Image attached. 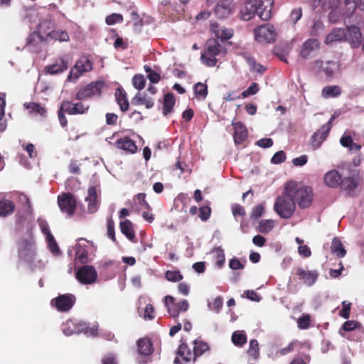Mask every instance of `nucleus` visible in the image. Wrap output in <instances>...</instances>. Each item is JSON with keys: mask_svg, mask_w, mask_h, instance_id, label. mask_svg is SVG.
Segmentation results:
<instances>
[{"mask_svg": "<svg viewBox=\"0 0 364 364\" xmlns=\"http://www.w3.org/2000/svg\"><path fill=\"white\" fill-rule=\"evenodd\" d=\"M17 249L18 263L26 264L32 270L43 269L45 268V264L41 260L36 262V246L31 233L18 240Z\"/></svg>", "mask_w": 364, "mask_h": 364, "instance_id": "nucleus-1", "label": "nucleus"}, {"mask_svg": "<svg viewBox=\"0 0 364 364\" xmlns=\"http://www.w3.org/2000/svg\"><path fill=\"white\" fill-rule=\"evenodd\" d=\"M272 0H245L240 9V17L250 21L257 14L262 20L267 21L272 16Z\"/></svg>", "mask_w": 364, "mask_h": 364, "instance_id": "nucleus-2", "label": "nucleus"}, {"mask_svg": "<svg viewBox=\"0 0 364 364\" xmlns=\"http://www.w3.org/2000/svg\"><path fill=\"white\" fill-rule=\"evenodd\" d=\"M181 344L176 352L174 364H187L191 361L195 362L197 357L202 355L210 348L209 345L203 341L196 339L193 341V350L187 346L186 341L181 339Z\"/></svg>", "mask_w": 364, "mask_h": 364, "instance_id": "nucleus-3", "label": "nucleus"}, {"mask_svg": "<svg viewBox=\"0 0 364 364\" xmlns=\"http://www.w3.org/2000/svg\"><path fill=\"white\" fill-rule=\"evenodd\" d=\"M61 329L66 336L80 333H84L87 336H96L97 334V328L95 326L90 327V323L83 321H75L71 319L63 323Z\"/></svg>", "mask_w": 364, "mask_h": 364, "instance_id": "nucleus-4", "label": "nucleus"}, {"mask_svg": "<svg viewBox=\"0 0 364 364\" xmlns=\"http://www.w3.org/2000/svg\"><path fill=\"white\" fill-rule=\"evenodd\" d=\"M274 209L282 218L288 219L293 215L295 203L288 188L285 189L282 196L277 197Z\"/></svg>", "mask_w": 364, "mask_h": 364, "instance_id": "nucleus-5", "label": "nucleus"}, {"mask_svg": "<svg viewBox=\"0 0 364 364\" xmlns=\"http://www.w3.org/2000/svg\"><path fill=\"white\" fill-rule=\"evenodd\" d=\"M136 364H150L153 361L154 346L149 338H141L136 341Z\"/></svg>", "mask_w": 364, "mask_h": 364, "instance_id": "nucleus-6", "label": "nucleus"}, {"mask_svg": "<svg viewBox=\"0 0 364 364\" xmlns=\"http://www.w3.org/2000/svg\"><path fill=\"white\" fill-rule=\"evenodd\" d=\"M313 70L317 74H323L326 78L334 77L340 69V64L337 61L316 60L313 63Z\"/></svg>", "mask_w": 364, "mask_h": 364, "instance_id": "nucleus-7", "label": "nucleus"}, {"mask_svg": "<svg viewBox=\"0 0 364 364\" xmlns=\"http://www.w3.org/2000/svg\"><path fill=\"white\" fill-rule=\"evenodd\" d=\"M362 181L363 176L359 172L355 171L348 176L342 177L339 186L340 190L347 196L353 197Z\"/></svg>", "mask_w": 364, "mask_h": 364, "instance_id": "nucleus-8", "label": "nucleus"}, {"mask_svg": "<svg viewBox=\"0 0 364 364\" xmlns=\"http://www.w3.org/2000/svg\"><path fill=\"white\" fill-rule=\"evenodd\" d=\"M289 191L292 194L294 203H297L301 208H306L311 205L313 193L310 187L304 186L297 188H290Z\"/></svg>", "mask_w": 364, "mask_h": 364, "instance_id": "nucleus-9", "label": "nucleus"}, {"mask_svg": "<svg viewBox=\"0 0 364 364\" xmlns=\"http://www.w3.org/2000/svg\"><path fill=\"white\" fill-rule=\"evenodd\" d=\"M105 82L102 80L92 82L86 86L81 87L75 95V99L77 100H83L93 97H99L101 95Z\"/></svg>", "mask_w": 364, "mask_h": 364, "instance_id": "nucleus-10", "label": "nucleus"}, {"mask_svg": "<svg viewBox=\"0 0 364 364\" xmlns=\"http://www.w3.org/2000/svg\"><path fill=\"white\" fill-rule=\"evenodd\" d=\"M58 204L61 212L71 218L76 209L77 201L72 193H65L58 197Z\"/></svg>", "mask_w": 364, "mask_h": 364, "instance_id": "nucleus-11", "label": "nucleus"}, {"mask_svg": "<svg viewBox=\"0 0 364 364\" xmlns=\"http://www.w3.org/2000/svg\"><path fill=\"white\" fill-rule=\"evenodd\" d=\"M76 298L72 294H65L58 296L50 301V305L58 311L67 312L70 311L75 304Z\"/></svg>", "mask_w": 364, "mask_h": 364, "instance_id": "nucleus-12", "label": "nucleus"}, {"mask_svg": "<svg viewBox=\"0 0 364 364\" xmlns=\"http://www.w3.org/2000/svg\"><path fill=\"white\" fill-rule=\"evenodd\" d=\"M92 68V62L87 57H81L78 60H77L74 67L71 69L68 77V80L75 81L81 75L91 70Z\"/></svg>", "mask_w": 364, "mask_h": 364, "instance_id": "nucleus-13", "label": "nucleus"}, {"mask_svg": "<svg viewBox=\"0 0 364 364\" xmlns=\"http://www.w3.org/2000/svg\"><path fill=\"white\" fill-rule=\"evenodd\" d=\"M255 38L257 41L271 43L275 40L276 33L272 26L264 25L255 28Z\"/></svg>", "mask_w": 364, "mask_h": 364, "instance_id": "nucleus-14", "label": "nucleus"}, {"mask_svg": "<svg viewBox=\"0 0 364 364\" xmlns=\"http://www.w3.org/2000/svg\"><path fill=\"white\" fill-rule=\"evenodd\" d=\"M97 277L95 269L90 265H83L76 272V278L82 284L94 283Z\"/></svg>", "mask_w": 364, "mask_h": 364, "instance_id": "nucleus-15", "label": "nucleus"}, {"mask_svg": "<svg viewBox=\"0 0 364 364\" xmlns=\"http://www.w3.org/2000/svg\"><path fill=\"white\" fill-rule=\"evenodd\" d=\"M319 48L320 43L317 39L309 38L302 43L299 51V56L303 59L311 58Z\"/></svg>", "mask_w": 364, "mask_h": 364, "instance_id": "nucleus-16", "label": "nucleus"}, {"mask_svg": "<svg viewBox=\"0 0 364 364\" xmlns=\"http://www.w3.org/2000/svg\"><path fill=\"white\" fill-rule=\"evenodd\" d=\"M233 8L231 0H220L214 9V14L217 18L225 19L232 15Z\"/></svg>", "mask_w": 364, "mask_h": 364, "instance_id": "nucleus-17", "label": "nucleus"}, {"mask_svg": "<svg viewBox=\"0 0 364 364\" xmlns=\"http://www.w3.org/2000/svg\"><path fill=\"white\" fill-rule=\"evenodd\" d=\"M92 245L88 240L80 238L75 245V259L80 264H85L88 261V245Z\"/></svg>", "mask_w": 364, "mask_h": 364, "instance_id": "nucleus-18", "label": "nucleus"}, {"mask_svg": "<svg viewBox=\"0 0 364 364\" xmlns=\"http://www.w3.org/2000/svg\"><path fill=\"white\" fill-rule=\"evenodd\" d=\"M55 22L50 16H47L42 20L36 31L39 34L46 42H49V36L55 28Z\"/></svg>", "mask_w": 364, "mask_h": 364, "instance_id": "nucleus-19", "label": "nucleus"}, {"mask_svg": "<svg viewBox=\"0 0 364 364\" xmlns=\"http://www.w3.org/2000/svg\"><path fill=\"white\" fill-rule=\"evenodd\" d=\"M47 43L44 39L36 31L31 33L27 38L26 44L24 48L30 52L38 53L42 49V44Z\"/></svg>", "mask_w": 364, "mask_h": 364, "instance_id": "nucleus-20", "label": "nucleus"}, {"mask_svg": "<svg viewBox=\"0 0 364 364\" xmlns=\"http://www.w3.org/2000/svg\"><path fill=\"white\" fill-rule=\"evenodd\" d=\"M61 105L65 112L70 115L82 114L89 109V106H85L82 102L73 103L70 101H63Z\"/></svg>", "mask_w": 364, "mask_h": 364, "instance_id": "nucleus-21", "label": "nucleus"}, {"mask_svg": "<svg viewBox=\"0 0 364 364\" xmlns=\"http://www.w3.org/2000/svg\"><path fill=\"white\" fill-rule=\"evenodd\" d=\"M346 30L348 31L346 41H348L354 48L360 47L362 42V33L360 28L352 25L347 26Z\"/></svg>", "mask_w": 364, "mask_h": 364, "instance_id": "nucleus-22", "label": "nucleus"}, {"mask_svg": "<svg viewBox=\"0 0 364 364\" xmlns=\"http://www.w3.org/2000/svg\"><path fill=\"white\" fill-rule=\"evenodd\" d=\"M15 210L14 203L6 198V193L0 192V218L12 215Z\"/></svg>", "mask_w": 364, "mask_h": 364, "instance_id": "nucleus-23", "label": "nucleus"}, {"mask_svg": "<svg viewBox=\"0 0 364 364\" xmlns=\"http://www.w3.org/2000/svg\"><path fill=\"white\" fill-rule=\"evenodd\" d=\"M68 67V60L63 57L58 58L53 63L47 65L45 70L46 74L56 75L63 73Z\"/></svg>", "mask_w": 364, "mask_h": 364, "instance_id": "nucleus-24", "label": "nucleus"}, {"mask_svg": "<svg viewBox=\"0 0 364 364\" xmlns=\"http://www.w3.org/2000/svg\"><path fill=\"white\" fill-rule=\"evenodd\" d=\"M296 274L304 284L308 287L313 286L318 279V272L316 270H304L302 268L296 269Z\"/></svg>", "mask_w": 364, "mask_h": 364, "instance_id": "nucleus-25", "label": "nucleus"}, {"mask_svg": "<svg viewBox=\"0 0 364 364\" xmlns=\"http://www.w3.org/2000/svg\"><path fill=\"white\" fill-rule=\"evenodd\" d=\"M348 31L346 28H333L325 38L324 43L326 45L334 42H341L346 41Z\"/></svg>", "mask_w": 364, "mask_h": 364, "instance_id": "nucleus-26", "label": "nucleus"}, {"mask_svg": "<svg viewBox=\"0 0 364 364\" xmlns=\"http://www.w3.org/2000/svg\"><path fill=\"white\" fill-rule=\"evenodd\" d=\"M342 177L338 170L332 169L325 173L323 181L326 186L336 188L339 187Z\"/></svg>", "mask_w": 364, "mask_h": 364, "instance_id": "nucleus-27", "label": "nucleus"}, {"mask_svg": "<svg viewBox=\"0 0 364 364\" xmlns=\"http://www.w3.org/2000/svg\"><path fill=\"white\" fill-rule=\"evenodd\" d=\"M232 125L234 126L233 138L236 144H242L247 138V130L245 126L240 122H232Z\"/></svg>", "mask_w": 364, "mask_h": 364, "instance_id": "nucleus-28", "label": "nucleus"}, {"mask_svg": "<svg viewBox=\"0 0 364 364\" xmlns=\"http://www.w3.org/2000/svg\"><path fill=\"white\" fill-rule=\"evenodd\" d=\"M115 146L127 153L134 154L137 151V146L134 141L128 136L122 137L117 139Z\"/></svg>", "mask_w": 364, "mask_h": 364, "instance_id": "nucleus-29", "label": "nucleus"}, {"mask_svg": "<svg viewBox=\"0 0 364 364\" xmlns=\"http://www.w3.org/2000/svg\"><path fill=\"white\" fill-rule=\"evenodd\" d=\"M205 53L210 55L218 56L220 54L225 55L227 53V49L223 47L218 41L215 39H210L207 41Z\"/></svg>", "mask_w": 364, "mask_h": 364, "instance_id": "nucleus-30", "label": "nucleus"}, {"mask_svg": "<svg viewBox=\"0 0 364 364\" xmlns=\"http://www.w3.org/2000/svg\"><path fill=\"white\" fill-rule=\"evenodd\" d=\"M330 130L328 128L322 126L317 130L311 136V144L314 149H318L321 146V144L326 139L328 136Z\"/></svg>", "mask_w": 364, "mask_h": 364, "instance_id": "nucleus-31", "label": "nucleus"}, {"mask_svg": "<svg viewBox=\"0 0 364 364\" xmlns=\"http://www.w3.org/2000/svg\"><path fill=\"white\" fill-rule=\"evenodd\" d=\"M339 8L343 17L350 18L355 14L356 8L358 9V5L356 0H343Z\"/></svg>", "mask_w": 364, "mask_h": 364, "instance_id": "nucleus-32", "label": "nucleus"}, {"mask_svg": "<svg viewBox=\"0 0 364 364\" xmlns=\"http://www.w3.org/2000/svg\"><path fill=\"white\" fill-rule=\"evenodd\" d=\"M87 193L88 196L85 198V200L87 202V212L94 213L98 209L96 188L95 186L90 187Z\"/></svg>", "mask_w": 364, "mask_h": 364, "instance_id": "nucleus-33", "label": "nucleus"}, {"mask_svg": "<svg viewBox=\"0 0 364 364\" xmlns=\"http://www.w3.org/2000/svg\"><path fill=\"white\" fill-rule=\"evenodd\" d=\"M115 100L122 112H124L129 109V103L127 97V93L122 87L116 88L114 92Z\"/></svg>", "mask_w": 364, "mask_h": 364, "instance_id": "nucleus-34", "label": "nucleus"}, {"mask_svg": "<svg viewBox=\"0 0 364 364\" xmlns=\"http://www.w3.org/2000/svg\"><path fill=\"white\" fill-rule=\"evenodd\" d=\"M131 103L134 105H144L146 109H151L154 105L151 97H148L145 93L137 92L132 99Z\"/></svg>", "mask_w": 364, "mask_h": 364, "instance_id": "nucleus-35", "label": "nucleus"}, {"mask_svg": "<svg viewBox=\"0 0 364 364\" xmlns=\"http://www.w3.org/2000/svg\"><path fill=\"white\" fill-rule=\"evenodd\" d=\"M119 228L122 233L124 235L128 240L135 242V233L132 223L129 220L122 221L119 224Z\"/></svg>", "mask_w": 364, "mask_h": 364, "instance_id": "nucleus-36", "label": "nucleus"}, {"mask_svg": "<svg viewBox=\"0 0 364 364\" xmlns=\"http://www.w3.org/2000/svg\"><path fill=\"white\" fill-rule=\"evenodd\" d=\"M175 103L176 99L173 93L169 92L164 95L163 102V114L164 116L172 112Z\"/></svg>", "mask_w": 364, "mask_h": 364, "instance_id": "nucleus-37", "label": "nucleus"}, {"mask_svg": "<svg viewBox=\"0 0 364 364\" xmlns=\"http://www.w3.org/2000/svg\"><path fill=\"white\" fill-rule=\"evenodd\" d=\"M164 305L171 316L173 318L178 316L180 312L172 296L168 295L164 297Z\"/></svg>", "mask_w": 364, "mask_h": 364, "instance_id": "nucleus-38", "label": "nucleus"}, {"mask_svg": "<svg viewBox=\"0 0 364 364\" xmlns=\"http://www.w3.org/2000/svg\"><path fill=\"white\" fill-rule=\"evenodd\" d=\"M331 250V252L335 254L338 258L343 257L346 254V251L341 240L338 237H334L333 239Z\"/></svg>", "mask_w": 364, "mask_h": 364, "instance_id": "nucleus-39", "label": "nucleus"}, {"mask_svg": "<svg viewBox=\"0 0 364 364\" xmlns=\"http://www.w3.org/2000/svg\"><path fill=\"white\" fill-rule=\"evenodd\" d=\"M341 92L338 85L326 86L322 90V96L325 98L337 97L341 95Z\"/></svg>", "mask_w": 364, "mask_h": 364, "instance_id": "nucleus-40", "label": "nucleus"}, {"mask_svg": "<svg viewBox=\"0 0 364 364\" xmlns=\"http://www.w3.org/2000/svg\"><path fill=\"white\" fill-rule=\"evenodd\" d=\"M231 340L235 346L242 347L247 343V336L243 331H235L232 334Z\"/></svg>", "mask_w": 364, "mask_h": 364, "instance_id": "nucleus-41", "label": "nucleus"}, {"mask_svg": "<svg viewBox=\"0 0 364 364\" xmlns=\"http://www.w3.org/2000/svg\"><path fill=\"white\" fill-rule=\"evenodd\" d=\"M70 36L66 31L55 30L49 36V42L51 41H58L60 42H68Z\"/></svg>", "mask_w": 364, "mask_h": 364, "instance_id": "nucleus-42", "label": "nucleus"}, {"mask_svg": "<svg viewBox=\"0 0 364 364\" xmlns=\"http://www.w3.org/2000/svg\"><path fill=\"white\" fill-rule=\"evenodd\" d=\"M212 252L215 253V257L217 259L215 262L216 267L221 269L225 262V255L223 249L221 247H215L213 249Z\"/></svg>", "mask_w": 364, "mask_h": 364, "instance_id": "nucleus-43", "label": "nucleus"}, {"mask_svg": "<svg viewBox=\"0 0 364 364\" xmlns=\"http://www.w3.org/2000/svg\"><path fill=\"white\" fill-rule=\"evenodd\" d=\"M48 247L50 252L55 256H58L61 254V251L58 247V245L53 235L46 237Z\"/></svg>", "mask_w": 364, "mask_h": 364, "instance_id": "nucleus-44", "label": "nucleus"}, {"mask_svg": "<svg viewBox=\"0 0 364 364\" xmlns=\"http://www.w3.org/2000/svg\"><path fill=\"white\" fill-rule=\"evenodd\" d=\"M194 92L196 98L204 100L208 95V86L206 84L198 82L194 85Z\"/></svg>", "mask_w": 364, "mask_h": 364, "instance_id": "nucleus-45", "label": "nucleus"}, {"mask_svg": "<svg viewBox=\"0 0 364 364\" xmlns=\"http://www.w3.org/2000/svg\"><path fill=\"white\" fill-rule=\"evenodd\" d=\"M24 106L31 111V112L34 114H38L42 117H45L46 115V109L41 107L38 103L36 102H30L26 103Z\"/></svg>", "mask_w": 364, "mask_h": 364, "instance_id": "nucleus-46", "label": "nucleus"}, {"mask_svg": "<svg viewBox=\"0 0 364 364\" xmlns=\"http://www.w3.org/2000/svg\"><path fill=\"white\" fill-rule=\"evenodd\" d=\"M247 354L255 360L259 358V343L256 339H252L250 341Z\"/></svg>", "mask_w": 364, "mask_h": 364, "instance_id": "nucleus-47", "label": "nucleus"}, {"mask_svg": "<svg viewBox=\"0 0 364 364\" xmlns=\"http://www.w3.org/2000/svg\"><path fill=\"white\" fill-rule=\"evenodd\" d=\"M274 227V221L271 219L262 220L259 223V231L262 233L269 232Z\"/></svg>", "mask_w": 364, "mask_h": 364, "instance_id": "nucleus-48", "label": "nucleus"}, {"mask_svg": "<svg viewBox=\"0 0 364 364\" xmlns=\"http://www.w3.org/2000/svg\"><path fill=\"white\" fill-rule=\"evenodd\" d=\"M5 94H2V95L0 96V132H4L6 129V123L2 122V119L5 114Z\"/></svg>", "mask_w": 364, "mask_h": 364, "instance_id": "nucleus-49", "label": "nucleus"}, {"mask_svg": "<svg viewBox=\"0 0 364 364\" xmlns=\"http://www.w3.org/2000/svg\"><path fill=\"white\" fill-rule=\"evenodd\" d=\"M324 29L325 26L323 22L321 20H316L311 26L310 35L312 36H317L321 33Z\"/></svg>", "mask_w": 364, "mask_h": 364, "instance_id": "nucleus-50", "label": "nucleus"}, {"mask_svg": "<svg viewBox=\"0 0 364 364\" xmlns=\"http://www.w3.org/2000/svg\"><path fill=\"white\" fill-rule=\"evenodd\" d=\"M201 62L208 67H213L216 65L218 60L216 56L210 55L207 53H203L200 55Z\"/></svg>", "mask_w": 364, "mask_h": 364, "instance_id": "nucleus-51", "label": "nucleus"}, {"mask_svg": "<svg viewBox=\"0 0 364 364\" xmlns=\"http://www.w3.org/2000/svg\"><path fill=\"white\" fill-rule=\"evenodd\" d=\"M146 84V80L143 75L136 74L132 78L133 86L139 90H141L144 88Z\"/></svg>", "mask_w": 364, "mask_h": 364, "instance_id": "nucleus-52", "label": "nucleus"}, {"mask_svg": "<svg viewBox=\"0 0 364 364\" xmlns=\"http://www.w3.org/2000/svg\"><path fill=\"white\" fill-rule=\"evenodd\" d=\"M223 299L220 296L216 297L214 299L213 304H211L210 302L208 304V309L210 310L215 311V312L216 314L220 313V310L223 308Z\"/></svg>", "mask_w": 364, "mask_h": 364, "instance_id": "nucleus-53", "label": "nucleus"}, {"mask_svg": "<svg viewBox=\"0 0 364 364\" xmlns=\"http://www.w3.org/2000/svg\"><path fill=\"white\" fill-rule=\"evenodd\" d=\"M165 277L167 280L172 282H177L183 279V275L180 271L168 270L165 273Z\"/></svg>", "mask_w": 364, "mask_h": 364, "instance_id": "nucleus-54", "label": "nucleus"}, {"mask_svg": "<svg viewBox=\"0 0 364 364\" xmlns=\"http://www.w3.org/2000/svg\"><path fill=\"white\" fill-rule=\"evenodd\" d=\"M302 16V9L301 7H297L293 9L290 14L289 16V21L293 23L296 24L298 21L301 18Z\"/></svg>", "mask_w": 364, "mask_h": 364, "instance_id": "nucleus-55", "label": "nucleus"}, {"mask_svg": "<svg viewBox=\"0 0 364 364\" xmlns=\"http://www.w3.org/2000/svg\"><path fill=\"white\" fill-rule=\"evenodd\" d=\"M264 203H262L254 207L252 210L250 218L254 220L259 218L264 212Z\"/></svg>", "mask_w": 364, "mask_h": 364, "instance_id": "nucleus-56", "label": "nucleus"}, {"mask_svg": "<svg viewBox=\"0 0 364 364\" xmlns=\"http://www.w3.org/2000/svg\"><path fill=\"white\" fill-rule=\"evenodd\" d=\"M38 226H39L42 233L46 236V237L52 235V233L50 230L48 223L46 219H44L43 218H38Z\"/></svg>", "mask_w": 364, "mask_h": 364, "instance_id": "nucleus-57", "label": "nucleus"}, {"mask_svg": "<svg viewBox=\"0 0 364 364\" xmlns=\"http://www.w3.org/2000/svg\"><path fill=\"white\" fill-rule=\"evenodd\" d=\"M259 91L258 84L257 82H252L247 90H244L241 95L242 97H247L250 95L257 94Z\"/></svg>", "mask_w": 364, "mask_h": 364, "instance_id": "nucleus-58", "label": "nucleus"}, {"mask_svg": "<svg viewBox=\"0 0 364 364\" xmlns=\"http://www.w3.org/2000/svg\"><path fill=\"white\" fill-rule=\"evenodd\" d=\"M19 201L23 204L25 211L28 214H32L33 208L28 197L26 195L21 193L19 196Z\"/></svg>", "mask_w": 364, "mask_h": 364, "instance_id": "nucleus-59", "label": "nucleus"}, {"mask_svg": "<svg viewBox=\"0 0 364 364\" xmlns=\"http://www.w3.org/2000/svg\"><path fill=\"white\" fill-rule=\"evenodd\" d=\"M245 262H242L237 257H232L229 260L228 266L232 270L243 269L245 267Z\"/></svg>", "mask_w": 364, "mask_h": 364, "instance_id": "nucleus-60", "label": "nucleus"}, {"mask_svg": "<svg viewBox=\"0 0 364 364\" xmlns=\"http://www.w3.org/2000/svg\"><path fill=\"white\" fill-rule=\"evenodd\" d=\"M286 154L281 150L276 152L271 159V163L273 164H279L286 160Z\"/></svg>", "mask_w": 364, "mask_h": 364, "instance_id": "nucleus-61", "label": "nucleus"}, {"mask_svg": "<svg viewBox=\"0 0 364 364\" xmlns=\"http://www.w3.org/2000/svg\"><path fill=\"white\" fill-rule=\"evenodd\" d=\"M143 317L146 320H153L155 317V310L152 304H148L144 309Z\"/></svg>", "mask_w": 364, "mask_h": 364, "instance_id": "nucleus-62", "label": "nucleus"}, {"mask_svg": "<svg viewBox=\"0 0 364 364\" xmlns=\"http://www.w3.org/2000/svg\"><path fill=\"white\" fill-rule=\"evenodd\" d=\"M106 23L107 25H114L117 23H122L123 21V17L119 14H112L106 17Z\"/></svg>", "mask_w": 364, "mask_h": 364, "instance_id": "nucleus-63", "label": "nucleus"}, {"mask_svg": "<svg viewBox=\"0 0 364 364\" xmlns=\"http://www.w3.org/2000/svg\"><path fill=\"white\" fill-rule=\"evenodd\" d=\"M343 309L340 311L339 315L345 319H348L350 317L351 303L347 301L342 302Z\"/></svg>", "mask_w": 364, "mask_h": 364, "instance_id": "nucleus-64", "label": "nucleus"}]
</instances>
